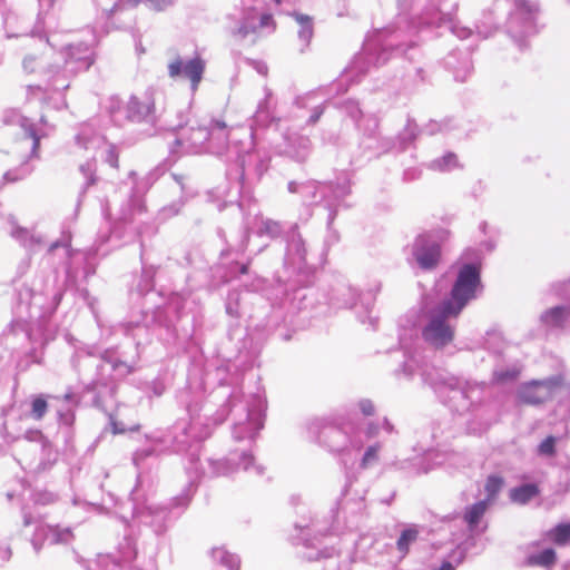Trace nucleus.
Returning a JSON list of instances; mask_svg holds the SVG:
<instances>
[{
	"label": "nucleus",
	"mask_w": 570,
	"mask_h": 570,
	"mask_svg": "<svg viewBox=\"0 0 570 570\" xmlns=\"http://www.w3.org/2000/svg\"><path fill=\"white\" fill-rule=\"evenodd\" d=\"M9 223L11 225V237L18 240L26 248L35 249L36 246H38L41 243L40 237L32 234L29 229L19 226L14 217L10 216Z\"/></svg>",
	"instance_id": "nucleus-16"
},
{
	"label": "nucleus",
	"mask_w": 570,
	"mask_h": 570,
	"mask_svg": "<svg viewBox=\"0 0 570 570\" xmlns=\"http://www.w3.org/2000/svg\"><path fill=\"white\" fill-rule=\"evenodd\" d=\"M557 561L556 551L551 548L543 550L538 554H531L525 559L528 567L551 568Z\"/></svg>",
	"instance_id": "nucleus-22"
},
{
	"label": "nucleus",
	"mask_w": 570,
	"mask_h": 570,
	"mask_svg": "<svg viewBox=\"0 0 570 570\" xmlns=\"http://www.w3.org/2000/svg\"><path fill=\"white\" fill-rule=\"evenodd\" d=\"M249 235L247 232L244 233V239L242 240V244L239 245V250H244L246 247V244L248 242Z\"/></svg>",
	"instance_id": "nucleus-62"
},
{
	"label": "nucleus",
	"mask_w": 570,
	"mask_h": 570,
	"mask_svg": "<svg viewBox=\"0 0 570 570\" xmlns=\"http://www.w3.org/2000/svg\"><path fill=\"white\" fill-rule=\"evenodd\" d=\"M33 168L28 165V163L21 164L19 167L8 170L3 175V180L6 183H16L24 179L32 173Z\"/></svg>",
	"instance_id": "nucleus-30"
},
{
	"label": "nucleus",
	"mask_w": 570,
	"mask_h": 570,
	"mask_svg": "<svg viewBox=\"0 0 570 570\" xmlns=\"http://www.w3.org/2000/svg\"><path fill=\"white\" fill-rule=\"evenodd\" d=\"M27 439L30 441L40 442V446L43 448V436L39 431L28 433Z\"/></svg>",
	"instance_id": "nucleus-56"
},
{
	"label": "nucleus",
	"mask_w": 570,
	"mask_h": 570,
	"mask_svg": "<svg viewBox=\"0 0 570 570\" xmlns=\"http://www.w3.org/2000/svg\"><path fill=\"white\" fill-rule=\"evenodd\" d=\"M209 137L210 132L206 126H189L179 130L175 144L186 153L200 154L207 151Z\"/></svg>",
	"instance_id": "nucleus-5"
},
{
	"label": "nucleus",
	"mask_w": 570,
	"mask_h": 570,
	"mask_svg": "<svg viewBox=\"0 0 570 570\" xmlns=\"http://www.w3.org/2000/svg\"><path fill=\"white\" fill-rule=\"evenodd\" d=\"M504 485V480L502 476L499 475H489L485 484L484 490L487 493V499L484 501H488V503H491L495 500L498 493L501 491V489Z\"/></svg>",
	"instance_id": "nucleus-28"
},
{
	"label": "nucleus",
	"mask_w": 570,
	"mask_h": 570,
	"mask_svg": "<svg viewBox=\"0 0 570 570\" xmlns=\"http://www.w3.org/2000/svg\"><path fill=\"white\" fill-rule=\"evenodd\" d=\"M262 406V399L256 396L255 405L248 409L246 420L234 425L233 436L235 440L240 441L245 438L253 439L263 428Z\"/></svg>",
	"instance_id": "nucleus-8"
},
{
	"label": "nucleus",
	"mask_w": 570,
	"mask_h": 570,
	"mask_svg": "<svg viewBox=\"0 0 570 570\" xmlns=\"http://www.w3.org/2000/svg\"><path fill=\"white\" fill-rule=\"evenodd\" d=\"M434 166L441 170H449L458 166V157L454 154H448L441 159L434 161Z\"/></svg>",
	"instance_id": "nucleus-37"
},
{
	"label": "nucleus",
	"mask_w": 570,
	"mask_h": 570,
	"mask_svg": "<svg viewBox=\"0 0 570 570\" xmlns=\"http://www.w3.org/2000/svg\"><path fill=\"white\" fill-rule=\"evenodd\" d=\"M322 114H323V108H322V107H320V106H318V107H315V108L313 109L312 115L309 116V118H308L307 122H308L309 125H314V124H316V122L318 121V119L321 118Z\"/></svg>",
	"instance_id": "nucleus-54"
},
{
	"label": "nucleus",
	"mask_w": 570,
	"mask_h": 570,
	"mask_svg": "<svg viewBox=\"0 0 570 570\" xmlns=\"http://www.w3.org/2000/svg\"><path fill=\"white\" fill-rule=\"evenodd\" d=\"M570 316V308L566 306H556L547 309L541 316V321L551 327H560Z\"/></svg>",
	"instance_id": "nucleus-19"
},
{
	"label": "nucleus",
	"mask_w": 570,
	"mask_h": 570,
	"mask_svg": "<svg viewBox=\"0 0 570 570\" xmlns=\"http://www.w3.org/2000/svg\"><path fill=\"white\" fill-rule=\"evenodd\" d=\"M286 254L285 263L301 269L307 264V246L302 235L297 230V225L291 226L286 233Z\"/></svg>",
	"instance_id": "nucleus-6"
},
{
	"label": "nucleus",
	"mask_w": 570,
	"mask_h": 570,
	"mask_svg": "<svg viewBox=\"0 0 570 570\" xmlns=\"http://www.w3.org/2000/svg\"><path fill=\"white\" fill-rule=\"evenodd\" d=\"M519 374H520V371L517 370V368L507 370V371L497 372L494 374V379L499 383H504V382H508V381L517 380Z\"/></svg>",
	"instance_id": "nucleus-42"
},
{
	"label": "nucleus",
	"mask_w": 570,
	"mask_h": 570,
	"mask_svg": "<svg viewBox=\"0 0 570 570\" xmlns=\"http://www.w3.org/2000/svg\"><path fill=\"white\" fill-rule=\"evenodd\" d=\"M377 451H379V446L377 445H373V446H370L364 455H363V459H362V463L361 465L363 468H366L371 463L375 462L376 459H377Z\"/></svg>",
	"instance_id": "nucleus-44"
},
{
	"label": "nucleus",
	"mask_w": 570,
	"mask_h": 570,
	"mask_svg": "<svg viewBox=\"0 0 570 570\" xmlns=\"http://www.w3.org/2000/svg\"><path fill=\"white\" fill-rule=\"evenodd\" d=\"M400 343L406 353L403 372H419L425 382V344L428 343V302L422 294L417 307L411 308L400 323Z\"/></svg>",
	"instance_id": "nucleus-2"
},
{
	"label": "nucleus",
	"mask_w": 570,
	"mask_h": 570,
	"mask_svg": "<svg viewBox=\"0 0 570 570\" xmlns=\"http://www.w3.org/2000/svg\"><path fill=\"white\" fill-rule=\"evenodd\" d=\"M312 142L304 136H293L289 139L287 154L297 161H305L309 155Z\"/></svg>",
	"instance_id": "nucleus-17"
},
{
	"label": "nucleus",
	"mask_w": 570,
	"mask_h": 570,
	"mask_svg": "<svg viewBox=\"0 0 570 570\" xmlns=\"http://www.w3.org/2000/svg\"><path fill=\"white\" fill-rule=\"evenodd\" d=\"M411 265L416 264L423 271L428 269V236L420 234L411 245V252L407 257Z\"/></svg>",
	"instance_id": "nucleus-15"
},
{
	"label": "nucleus",
	"mask_w": 570,
	"mask_h": 570,
	"mask_svg": "<svg viewBox=\"0 0 570 570\" xmlns=\"http://www.w3.org/2000/svg\"><path fill=\"white\" fill-rule=\"evenodd\" d=\"M327 188H328V186H326V185H318V184H316V193H315L314 197H313V194H312L314 191V189L302 190L301 195L303 196V198L306 202L318 203V202H321L325 197V190Z\"/></svg>",
	"instance_id": "nucleus-36"
},
{
	"label": "nucleus",
	"mask_w": 570,
	"mask_h": 570,
	"mask_svg": "<svg viewBox=\"0 0 570 570\" xmlns=\"http://www.w3.org/2000/svg\"><path fill=\"white\" fill-rule=\"evenodd\" d=\"M79 170L86 179L85 188H88L96 183V164L94 161H87L86 164L80 165Z\"/></svg>",
	"instance_id": "nucleus-33"
},
{
	"label": "nucleus",
	"mask_w": 570,
	"mask_h": 570,
	"mask_svg": "<svg viewBox=\"0 0 570 570\" xmlns=\"http://www.w3.org/2000/svg\"><path fill=\"white\" fill-rule=\"evenodd\" d=\"M258 233L261 235H267L269 237H277L282 233V226L278 222L272 219H265L262 222Z\"/></svg>",
	"instance_id": "nucleus-32"
},
{
	"label": "nucleus",
	"mask_w": 570,
	"mask_h": 570,
	"mask_svg": "<svg viewBox=\"0 0 570 570\" xmlns=\"http://www.w3.org/2000/svg\"><path fill=\"white\" fill-rule=\"evenodd\" d=\"M320 441L333 453L344 452L348 444H353L347 432L340 426L325 428L320 434Z\"/></svg>",
	"instance_id": "nucleus-11"
},
{
	"label": "nucleus",
	"mask_w": 570,
	"mask_h": 570,
	"mask_svg": "<svg viewBox=\"0 0 570 570\" xmlns=\"http://www.w3.org/2000/svg\"><path fill=\"white\" fill-rule=\"evenodd\" d=\"M255 68L256 70L261 73V75H267V66L263 62H256L255 63Z\"/></svg>",
	"instance_id": "nucleus-58"
},
{
	"label": "nucleus",
	"mask_w": 570,
	"mask_h": 570,
	"mask_svg": "<svg viewBox=\"0 0 570 570\" xmlns=\"http://www.w3.org/2000/svg\"><path fill=\"white\" fill-rule=\"evenodd\" d=\"M273 17L269 13H264L259 17L257 22V30L261 28L269 27L273 24Z\"/></svg>",
	"instance_id": "nucleus-51"
},
{
	"label": "nucleus",
	"mask_w": 570,
	"mask_h": 570,
	"mask_svg": "<svg viewBox=\"0 0 570 570\" xmlns=\"http://www.w3.org/2000/svg\"><path fill=\"white\" fill-rule=\"evenodd\" d=\"M38 531L47 532L48 541L51 544L67 543L71 540L72 533L69 528L59 529L58 527L40 525Z\"/></svg>",
	"instance_id": "nucleus-23"
},
{
	"label": "nucleus",
	"mask_w": 570,
	"mask_h": 570,
	"mask_svg": "<svg viewBox=\"0 0 570 570\" xmlns=\"http://www.w3.org/2000/svg\"><path fill=\"white\" fill-rule=\"evenodd\" d=\"M383 428L389 432V433H392L393 430H394V426L392 425V423L385 417L384 421H383Z\"/></svg>",
	"instance_id": "nucleus-60"
},
{
	"label": "nucleus",
	"mask_w": 570,
	"mask_h": 570,
	"mask_svg": "<svg viewBox=\"0 0 570 570\" xmlns=\"http://www.w3.org/2000/svg\"><path fill=\"white\" fill-rule=\"evenodd\" d=\"M126 118L134 122L154 121V100L149 96H131L126 105Z\"/></svg>",
	"instance_id": "nucleus-9"
},
{
	"label": "nucleus",
	"mask_w": 570,
	"mask_h": 570,
	"mask_svg": "<svg viewBox=\"0 0 570 570\" xmlns=\"http://www.w3.org/2000/svg\"><path fill=\"white\" fill-rule=\"evenodd\" d=\"M239 298H240V295L238 292H230L228 294L227 303H226V312L230 316L238 317L240 315L239 307H238Z\"/></svg>",
	"instance_id": "nucleus-35"
},
{
	"label": "nucleus",
	"mask_w": 570,
	"mask_h": 570,
	"mask_svg": "<svg viewBox=\"0 0 570 570\" xmlns=\"http://www.w3.org/2000/svg\"><path fill=\"white\" fill-rule=\"evenodd\" d=\"M205 71V61L199 57L189 60H184L176 57L168 65V75L170 78L188 79L191 83V89L195 91L202 81Z\"/></svg>",
	"instance_id": "nucleus-4"
},
{
	"label": "nucleus",
	"mask_w": 570,
	"mask_h": 570,
	"mask_svg": "<svg viewBox=\"0 0 570 570\" xmlns=\"http://www.w3.org/2000/svg\"><path fill=\"white\" fill-rule=\"evenodd\" d=\"M253 462L254 458L250 453L242 452L238 454L234 452L226 459L217 461L210 460L209 465L213 469L214 475H227L235 472L238 466L247 471Z\"/></svg>",
	"instance_id": "nucleus-10"
},
{
	"label": "nucleus",
	"mask_w": 570,
	"mask_h": 570,
	"mask_svg": "<svg viewBox=\"0 0 570 570\" xmlns=\"http://www.w3.org/2000/svg\"><path fill=\"white\" fill-rule=\"evenodd\" d=\"M272 96L271 89L265 88V97L259 101L254 115V122L259 127H267L275 119Z\"/></svg>",
	"instance_id": "nucleus-14"
},
{
	"label": "nucleus",
	"mask_w": 570,
	"mask_h": 570,
	"mask_svg": "<svg viewBox=\"0 0 570 570\" xmlns=\"http://www.w3.org/2000/svg\"><path fill=\"white\" fill-rule=\"evenodd\" d=\"M122 4H124V1L119 0L118 2L115 3V6L111 9V11H117V10L121 9Z\"/></svg>",
	"instance_id": "nucleus-64"
},
{
	"label": "nucleus",
	"mask_w": 570,
	"mask_h": 570,
	"mask_svg": "<svg viewBox=\"0 0 570 570\" xmlns=\"http://www.w3.org/2000/svg\"><path fill=\"white\" fill-rule=\"evenodd\" d=\"M258 13L255 9L250 8L244 12L243 20L236 29L232 31L234 37L245 39L249 33L257 31Z\"/></svg>",
	"instance_id": "nucleus-18"
},
{
	"label": "nucleus",
	"mask_w": 570,
	"mask_h": 570,
	"mask_svg": "<svg viewBox=\"0 0 570 570\" xmlns=\"http://www.w3.org/2000/svg\"><path fill=\"white\" fill-rule=\"evenodd\" d=\"M247 159H248V161H252V160L256 161V167H255L256 176H257V178H261L262 175L264 174V171L267 169L266 163L263 159L258 158L254 154H249L247 156Z\"/></svg>",
	"instance_id": "nucleus-46"
},
{
	"label": "nucleus",
	"mask_w": 570,
	"mask_h": 570,
	"mask_svg": "<svg viewBox=\"0 0 570 570\" xmlns=\"http://www.w3.org/2000/svg\"><path fill=\"white\" fill-rule=\"evenodd\" d=\"M145 3L148 8L154 9L156 11L165 10L171 7L175 0H139Z\"/></svg>",
	"instance_id": "nucleus-41"
},
{
	"label": "nucleus",
	"mask_w": 570,
	"mask_h": 570,
	"mask_svg": "<svg viewBox=\"0 0 570 570\" xmlns=\"http://www.w3.org/2000/svg\"><path fill=\"white\" fill-rule=\"evenodd\" d=\"M441 261V247L438 244L430 246V269L439 265Z\"/></svg>",
	"instance_id": "nucleus-45"
},
{
	"label": "nucleus",
	"mask_w": 570,
	"mask_h": 570,
	"mask_svg": "<svg viewBox=\"0 0 570 570\" xmlns=\"http://www.w3.org/2000/svg\"><path fill=\"white\" fill-rule=\"evenodd\" d=\"M207 128L210 132V137L207 142V153H222L228 141V129L226 124L220 120H213Z\"/></svg>",
	"instance_id": "nucleus-13"
},
{
	"label": "nucleus",
	"mask_w": 570,
	"mask_h": 570,
	"mask_svg": "<svg viewBox=\"0 0 570 570\" xmlns=\"http://www.w3.org/2000/svg\"><path fill=\"white\" fill-rule=\"evenodd\" d=\"M155 454H156V450H155V448H151V446H149V448H144V449H140V450H138V451H136V452H135L132 460H134V463H135L136 465H139V464H140V463H142L147 458L153 456V455H155Z\"/></svg>",
	"instance_id": "nucleus-43"
},
{
	"label": "nucleus",
	"mask_w": 570,
	"mask_h": 570,
	"mask_svg": "<svg viewBox=\"0 0 570 570\" xmlns=\"http://www.w3.org/2000/svg\"><path fill=\"white\" fill-rule=\"evenodd\" d=\"M70 246V236H67L63 239L53 242L49 247V253H53L59 247L68 248Z\"/></svg>",
	"instance_id": "nucleus-52"
},
{
	"label": "nucleus",
	"mask_w": 570,
	"mask_h": 570,
	"mask_svg": "<svg viewBox=\"0 0 570 570\" xmlns=\"http://www.w3.org/2000/svg\"><path fill=\"white\" fill-rule=\"evenodd\" d=\"M48 410V402L43 395H37L31 401L30 415L35 420H41Z\"/></svg>",
	"instance_id": "nucleus-31"
},
{
	"label": "nucleus",
	"mask_w": 570,
	"mask_h": 570,
	"mask_svg": "<svg viewBox=\"0 0 570 570\" xmlns=\"http://www.w3.org/2000/svg\"><path fill=\"white\" fill-rule=\"evenodd\" d=\"M296 22L299 24L298 30V37L302 41H304L306 45L311 41L313 33H314V27H313V18L307 14L294 12L292 14Z\"/></svg>",
	"instance_id": "nucleus-25"
},
{
	"label": "nucleus",
	"mask_w": 570,
	"mask_h": 570,
	"mask_svg": "<svg viewBox=\"0 0 570 570\" xmlns=\"http://www.w3.org/2000/svg\"><path fill=\"white\" fill-rule=\"evenodd\" d=\"M450 236V232L448 229H442L436 233V237L440 240H446Z\"/></svg>",
	"instance_id": "nucleus-59"
},
{
	"label": "nucleus",
	"mask_w": 570,
	"mask_h": 570,
	"mask_svg": "<svg viewBox=\"0 0 570 570\" xmlns=\"http://www.w3.org/2000/svg\"><path fill=\"white\" fill-rule=\"evenodd\" d=\"M11 557V549L4 542H0V560L8 561Z\"/></svg>",
	"instance_id": "nucleus-53"
},
{
	"label": "nucleus",
	"mask_w": 570,
	"mask_h": 570,
	"mask_svg": "<svg viewBox=\"0 0 570 570\" xmlns=\"http://www.w3.org/2000/svg\"><path fill=\"white\" fill-rule=\"evenodd\" d=\"M376 432H377V428L370 424L368 431H367L368 436L375 435Z\"/></svg>",
	"instance_id": "nucleus-63"
},
{
	"label": "nucleus",
	"mask_w": 570,
	"mask_h": 570,
	"mask_svg": "<svg viewBox=\"0 0 570 570\" xmlns=\"http://www.w3.org/2000/svg\"><path fill=\"white\" fill-rule=\"evenodd\" d=\"M311 189H314V191L312 193L313 197H314L315 193H316V183H314V181H307V183H301V184H298L296 181L288 183V191L289 193L301 194L302 190H311Z\"/></svg>",
	"instance_id": "nucleus-39"
},
{
	"label": "nucleus",
	"mask_w": 570,
	"mask_h": 570,
	"mask_svg": "<svg viewBox=\"0 0 570 570\" xmlns=\"http://www.w3.org/2000/svg\"><path fill=\"white\" fill-rule=\"evenodd\" d=\"M553 384L550 381H531L520 386L518 399L527 405H540L552 397Z\"/></svg>",
	"instance_id": "nucleus-7"
},
{
	"label": "nucleus",
	"mask_w": 570,
	"mask_h": 570,
	"mask_svg": "<svg viewBox=\"0 0 570 570\" xmlns=\"http://www.w3.org/2000/svg\"><path fill=\"white\" fill-rule=\"evenodd\" d=\"M106 161L114 168L118 167V155L114 147H110L107 151Z\"/></svg>",
	"instance_id": "nucleus-50"
},
{
	"label": "nucleus",
	"mask_w": 570,
	"mask_h": 570,
	"mask_svg": "<svg viewBox=\"0 0 570 570\" xmlns=\"http://www.w3.org/2000/svg\"><path fill=\"white\" fill-rule=\"evenodd\" d=\"M92 62V51L89 46L83 43L69 46L66 59V67L69 71L88 70Z\"/></svg>",
	"instance_id": "nucleus-12"
},
{
	"label": "nucleus",
	"mask_w": 570,
	"mask_h": 570,
	"mask_svg": "<svg viewBox=\"0 0 570 570\" xmlns=\"http://www.w3.org/2000/svg\"><path fill=\"white\" fill-rule=\"evenodd\" d=\"M20 126L26 137L32 140L31 156H36L39 149L41 136L37 132L35 125L30 122L27 118H21Z\"/></svg>",
	"instance_id": "nucleus-29"
},
{
	"label": "nucleus",
	"mask_w": 570,
	"mask_h": 570,
	"mask_svg": "<svg viewBox=\"0 0 570 570\" xmlns=\"http://www.w3.org/2000/svg\"><path fill=\"white\" fill-rule=\"evenodd\" d=\"M419 533L420 531L414 524L407 525L401 531L396 541V549L402 553V557H404L409 552L410 547L416 542Z\"/></svg>",
	"instance_id": "nucleus-20"
},
{
	"label": "nucleus",
	"mask_w": 570,
	"mask_h": 570,
	"mask_svg": "<svg viewBox=\"0 0 570 570\" xmlns=\"http://www.w3.org/2000/svg\"><path fill=\"white\" fill-rule=\"evenodd\" d=\"M539 488L537 484L528 483L521 487L513 488L510 491V499L519 504H525L531 499L539 494Z\"/></svg>",
	"instance_id": "nucleus-21"
},
{
	"label": "nucleus",
	"mask_w": 570,
	"mask_h": 570,
	"mask_svg": "<svg viewBox=\"0 0 570 570\" xmlns=\"http://www.w3.org/2000/svg\"><path fill=\"white\" fill-rule=\"evenodd\" d=\"M214 561L219 562L222 566L229 570H237L239 567V559L237 556L229 553L223 548H214L210 552Z\"/></svg>",
	"instance_id": "nucleus-26"
},
{
	"label": "nucleus",
	"mask_w": 570,
	"mask_h": 570,
	"mask_svg": "<svg viewBox=\"0 0 570 570\" xmlns=\"http://www.w3.org/2000/svg\"><path fill=\"white\" fill-rule=\"evenodd\" d=\"M183 202L179 200L177 203H174L169 206H166L163 208V213L165 216H174L177 215L180 212V208L183 207Z\"/></svg>",
	"instance_id": "nucleus-47"
},
{
	"label": "nucleus",
	"mask_w": 570,
	"mask_h": 570,
	"mask_svg": "<svg viewBox=\"0 0 570 570\" xmlns=\"http://www.w3.org/2000/svg\"><path fill=\"white\" fill-rule=\"evenodd\" d=\"M488 501L482 500L466 508L464 512V521L469 524L470 528H474L479 524L480 520L488 510Z\"/></svg>",
	"instance_id": "nucleus-24"
},
{
	"label": "nucleus",
	"mask_w": 570,
	"mask_h": 570,
	"mask_svg": "<svg viewBox=\"0 0 570 570\" xmlns=\"http://www.w3.org/2000/svg\"><path fill=\"white\" fill-rule=\"evenodd\" d=\"M481 285L480 268L473 264L463 265L450 293L430 313V346L442 348L451 344L455 336V321L466 304L475 298Z\"/></svg>",
	"instance_id": "nucleus-1"
},
{
	"label": "nucleus",
	"mask_w": 570,
	"mask_h": 570,
	"mask_svg": "<svg viewBox=\"0 0 570 570\" xmlns=\"http://www.w3.org/2000/svg\"><path fill=\"white\" fill-rule=\"evenodd\" d=\"M57 500V495L49 491H38L33 494V502L36 504H50Z\"/></svg>",
	"instance_id": "nucleus-40"
},
{
	"label": "nucleus",
	"mask_w": 570,
	"mask_h": 570,
	"mask_svg": "<svg viewBox=\"0 0 570 570\" xmlns=\"http://www.w3.org/2000/svg\"><path fill=\"white\" fill-rule=\"evenodd\" d=\"M106 562H108L107 563L108 570H120V567L118 563H116L114 561H109V559H106Z\"/></svg>",
	"instance_id": "nucleus-61"
},
{
	"label": "nucleus",
	"mask_w": 570,
	"mask_h": 570,
	"mask_svg": "<svg viewBox=\"0 0 570 570\" xmlns=\"http://www.w3.org/2000/svg\"><path fill=\"white\" fill-rule=\"evenodd\" d=\"M108 365L119 376H127L135 370L134 365L109 357L107 353L102 356L101 363L97 365V379L86 386L87 392L95 393L94 405L98 409H104L105 399L115 395L116 385L109 376L105 375Z\"/></svg>",
	"instance_id": "nucleus-3"
},
{
	"label": "nucleus",
	"mask_w": 570,
	"mask_h": 570,
	"mask_svg": "<svg viewBox=\"0 0 570 570\" xmlns=\"http://www.w3.org/2000/svg\"><path fill=\"white\" fill-rule=\"evenodd\" d=\"M46 539L48 540V534L47 532H39L38 529L36 530V533L31 540V543L33 546V549L38 552L40 549H41V542H40V539Z\"/></svg>",
	"instance_id": "nucleus-49"
},
{
	"label": "nucleus",
	"mask_w": 570,
	"mask_h": 570,
	"mask_svg": "<svg viewBox=\"0 0 570 570\" xmlns=\"http://www.w3.org/2000/svg\"><path fill=\"white\" fill-rule=\"evenodd\" d=\"M358 405H360V410L362 411V413L364 415L374 414V404L372 403L371 400H367V399L361 400Z\"/></svg>",
	"instance_id": "nucleus-48"
},
{
	"label": "nucleus",
	"mask_w": 570,
	"mask_h": 570,
	"mask_svg": "<svg viewBox=\"0 0 570 570\" xmlns=\"http://www.w3.org/2000/svg\"><path fill=\"white\" fill-rule=\"evenodd\" d=\"M75 420V415L71 411H67L66 413H60V421L66 425H71Z\"/></svg>",
	"instance_id": "nucleus-55"
},
{
	"label": "nucleus",
	"mask_w": 570,
	"mask_h": 570,
	"mask_svg": "<svg viewBox=\"0 0 570 570\" xmlns=\"http://www.w3.org/2000/svg\"><path fill=\"white\" fill-rule=\"evenodd\" d=\"M344 111L358 125V121L362 118V110L360 109L357 102L348 100L343 104Z\"/></svg>",
	"instance_id": "nucleus-38"
},
{
	"label": "nucleus",
	"mask_w": 570,
	"mask_h": 570,
	"mask_svg": "<svg viewBox=\"0 0 570 570\" xmlns=\"http://www.w3.org/2000/svg\"><path fill=\"white\" fill-rule=\"evenodd\" d=\"M22 517H23V525L24 527H29L35 522L31 513L28 512L26 508H22Z\"/></svg>",
	"instance_id": "nucleus-57"
},
{
	"label": "nucleus",
	"mask_w": 570,
	"mask_h": 570,
	"mask_svg": "<svg viewBox=\"0 0 570 570\" xmlns=\"http://www.w3.org/2000/svg\"><path fill=\"white\" fill-rule=\"evenodd\" d=\"M550 540L557 546H566L570 542V521L559 523L548 532Z\"/></svg>",
	"instance_id": "nucleus-27"
},
{
	"label": "nucleus",
	"mask_w": 570,
	"mask_h": 570,
	"mask_svg": "<svg viewBox=\"0 0 570 570\" xmlns=\"http://www.w3.org/2000/svg\"><path fill=\"white\" fill-rule=\"evenodd\" d=\"M557 438L553 435L547 436L538 446V453L546 456H553L556 454Z\"/></svg>",
	"instance_id": "nucleus-34"
}]
</instances>
